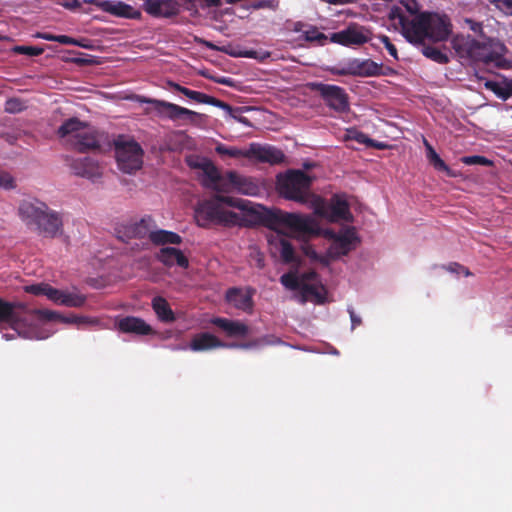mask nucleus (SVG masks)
<instances>
[{"instance_id": "nucleus-49", "label": "nucleus", "mask_w": 512, "mask_h": 512, "mask_svg": "<svg viewBox=\"0 0 512 512\" xmlns=\"http://www.w3.org/2000/svg\"><path fill=\"white\" fill-rule=\"evenodd\" d=\"M0 188L5 190L15 188L14 178L9 173L0 171Z\"/></svg>"}, {"instance_id": "nucleus-21", "label": "nucleus", "mask_w": 512, "mask_h": 512, "mask_svg": "<svg viewBox=\"0 0 512 512\" xmlns=\"http://www.w3.org/2000/svg\"><path fill=\"white\" fill-rule=\"evenodd\" d=\"M253 292L254 290L251 288L244 291L242 288L231 287L225 293V300L238 310L251 312L254 305Z\"/></svg>"}, {"instance_id": "nucleus-46", "label": "nucleus", "mask_w": 512, "mask_h": 512, "mask_svg": "<svg viewBox=\"0 0 512 512\" xmlns=\"http://www.w3.org/2000/svg\"><path fill=\"white\" fill-rule=\"evenodd\" d=\"M15 52L28 56H39L44 52V49L37 46H16Z\"/></svg>"}, {"instance_id": "nucleus-11", "label": "nucleus", "mask_w": 512, "mask_h": 512, "mask_svg": "<svg viewBox=\"0 0 512 512\" xmlns=\"http://www.w3.org/2000/svg\"><path fill=\"white\" fill-rule=\"evenodd\" d=\"M275 224L285 226L294 232L310 234L314 232L315 222L310 216L277 210L269 215Z\"/></svg>"}, {"instance_id": "nucleus-9", "label": "nucleus", "mask_w": 512, "mask_h": 512, "mask_svg": "<svg viewBox=\"0 0 512 512\" xmlns=\"http://www.w3.org/2000/svg\"><path fill=\"white\" fill-rule=\"evenodd\" d=\"M392 19H398L404 37L411 43L420 44L428 38L429 22L427 12L417 15L410 20L402 12H392Z\"/></svg>"}, {"instance_id": "nucleus-13", "label": "nucleus", "mask_w": 512, "mask_h": 512, "mask_svg": "<svg viewBox=\"0 0 512 512\" xmlns=\"http://www.w3.org/2000/svg\"><path fill=\"white\" fill-rule=\"evenodd\" d=\"M371 40V32L358 24H350L346 29L331 35V41L343 46L363 45Z\"/></svg>"}, {"instance_id": "nucleus-3", "label": "nucleus", "mask_w": 512, "mask_h": 512, "mask_svg": "<svg viewBox=\"0 0 512 512\" xmlns=\"http://www.w3.org/2000/svg\"><path fill=\"white\" fill-rule=\"evenodd\" d=\"M451 43L460 58L484 64L494 63L496 66H501L502 58L506 52L503 43L491 38L478 41L470 36L456 35Z\"/></svg>"}, {"instance_id": "nucleus-27", "label": "nucleus", "mask_w": 512, "mask_h": 512, "mask_svg": "<svg viewBox=\"0 0 512 512\" xmlns=\"http://www.w3.org/2000/svg\"><path fill=\"white\" fill-rule=\"evenodd\" d=\"M87 123L80 121L76 117L65 120L57 130V135L60 138L67 139V143L70 145L72 140L76 138L77 134H80L86 127Z\"/></svg>"}, {"instance_id": "nucleus-4", "label": "nucleus", "mask_w": 512, "mask_h": 512, "mask_svg": "<svg viewBox=\"0 0 512 512\" xmlns=\"http://www.w3.org/2000/svg\"><path fill=\"white\" fill-rule=\"evenodd\" d=\"M223 204L229 207L245 209L241 205V200L230 196L215 195L212 199L198 204L195 210L198 225L201 227H207L210 223L225 226L242 225L243 217L236 212L225 209Z\"/></svg>"}, {"instance_id": "nucleus-35", "label": "nucleus", "mask_w": 512, "mask_h": 512, "mask_svg": "<svg viewBox=\"0 0 512 512\" xmlns=\"http://www.w3.org/2000/svg\"><path fill=\"white\" fill-rule=\"evenodd\" d=\"M304 297L310 296L315 299L318 304H323L326 299V289L322 284L316 283H303L301 288Z\"/></svg>"}, {"instance_id": "nucleus-14", "label": "nucleus", "mask_w": 512, "mask_h": 512, "mask_svg": "<svg viewBox=\"0 0 512 512\" xmlns=\"http://www.w3.org/2000/svg\"><path fill=\"white\" fill-rule=\"evenodd\" d=\"M225 180L229 191L234 190L248 196H257L261 192V187L255 178L239 174L236 171H227Z\"/></svg>"}, {"instance_id": "nucleus-36", "label": "nucleus", "mask_w": 512, "mask_h": 512, "mask_svg": "<svg viewBox=\"0 0 512 512\" xmlns=\"http://www.w3.org/2000/svg\"><path fill=\"white\" fill-rule=\"evenodd\" d=\"M424 144L427 149V158L433 167L438 171L445 172L447 176H455L452 170L446 165V163L441 159V157L437 154V152L433 149L427 140H424Z\"/></svg>"}, {"instance_id": "nucleus-37", "label": "nucleus", "mask_w": 512, "mask_h": 512, "mask_svg": "<svg viewBox=\"0 0 512 512\" xmlns=\"http://www.w3.org/2000/svg\"><path fill=\"white\" fill-rule=\"evenodd\" d=\"M24 291L35 296L44 295L51 301H53L54 296L58 294V289L47 283L26 285L24 286Z\"/></svg>"}, {"instance_id": "nucleus-40", "label": "nucleus", "mask_w": 512, "mask_h": 512, "mask_svg": "<svg viewBox=\"0 0 512 512\" xmlns=\"http://www.w3.org/2000/svg\"><path fill=\"white\" fill-rule=\"evenodd\" d=\"M363 60L360 59H354L347 63L345 68H342L339 71L340 75H353V76H360L364 77L363 73Z\"/></svg>"}, {"instance_id": "nucleus-53", "label": "nucleus", "mask_w": 512, "mask_h": 512, "mask_svg": "<svg viewBox=\"0 0 512 512\" xmlns=\"http://www.w3.org/2000/svg\"><path fill=\"white\" fill-rule=\"evenodd\" d=\"M381 42L384 44L385 48L389 52V54L394 58L398 59L396 46L390 41L388 36H382Z\"/></svg>"}, {"instance_id": "nucleus-44", "label": "nucleus", "mask_w": 512, "mask_h": 512, "mask_svg": "<svg viewBox=\"0 0 512 512\" xmlns=\"http://www.w3.org/2000/svg\"><path fill=\"white\" fill-rule=\"evenodd\" d=\"M461 161L466 165L491 166L493 164L488 158L479 155L464 156Z\"/></svg>"}, {"instance_id": "nucleus-12", "label": "nucleus", "mask_w": 512, "mask_h": 512, "mask_svg": "<svg viewBox=\"0 0 512 512\" xmlns=\"http://www.w3.org/2000/svg\"><path fill=\"white\" fill-rule=\"evenodd\" d=\"M333 242L329 248V255L332 258H339L349 254L355 249L358 237L354 227H347L338 233L331 235Z\"/></svg>"}, {"instance_id": "nucleus-10", "label": "nucleus", "mask_w": 512, "mask_h": 512, "mask_svg": "<svg viewBox=\"0 0 512 512\" xmlns=\"http://www.w3.org/2000/svg\"><path fill=\"white\" fill-rule=\"evenodd\" d=\"M138 101L151 104L160 117H165L172 121L186 120L190 123H195L197 118L200 117V114L195 111L164 100L139 97Z\"/></svg>"}, {"instance_id": "nucleus-16", "label": "nucleus", "mask_w": 512, "mask_h": 512, "mask_svg": "<svg viewBox=\"0 0 512 512\" xmlns=\"http://www.w3.org/2000/svg\"><path fill=\"white\" fill-rule=\"evenodd\" d=\"M68 165L76 176L96 181L102 177V167L92 157L66 158Z\"/></svg>"}, {"instance_id": "nucleus-41", "label": "nucleus", "mask_w": 512, "mask_h": 512, "mask_svg": "<svg viewBox=\"0 0 512 512\" xmlns=\"http://www.w3.org/2000/svg\"><path fill=\"white\" fill-rule=\"evenodd\" d=\"M348 139L354 140L360 144H365L368 147H380V145L377 144L373 139L369 138L365 133L358 130H349Z\"/></svg>"}, {"instance_id": "nucleus-28", "label": "nucleus", "mask_w": 512, "mask_h": 512, "mask_svg": "<svg viewBox=\"0 0 512 512\" xmlns=\"http://www.w3.org/2000/svg\"><path fill=\"white\" fill-rule=\"evenodd\" d=\"M270 245L279 251L281 259L285 264L298 262L294 247L284 236L278 235L271 239Z\"/></svg>"}, {"instance_id": "nucleus-33", "label": "nucleus", "mask_w": 512, "mask_h": 512, "mask_svg": "<svg viewBox=\"0 0 512 512\" xmlns=\"http://www.w3.org/2000/svg\"><path fill=\"white\" fill-rule=\"evenodd\" d=\"M203 43L207 48H209L211 50L222 51V52H225L234 57L252 58V59H257V60H260L261 62H263L266 59L270 58V56H271V53L268 51L244 50V51L234 52V51H228V49H226V48H219L218 46H216L215 44H213L212 42H209V41H203Z\"/></svg>"}, {"instance_id": "nucleus-20", "label": "nucleus", "mask_w": 512, "mask_h": 512, "mask_svg": "<svg viewBox=\"0 0 512 512\" xmlns=\"http://www.w3.org/2000/svg\"><path fill=\"white\" fill-rule=\"evenodd\" d=\"M115 326L119 332L125 334L146 336L154 333L153 328L148 323L135 316L122 317L116 321Z\"/></svg>"}, {"instance_id": "nucleus-31", "label": "nucleus", "mask_w": 512, "mask_h": 512, "mask_svg": "<svg viewBox=\"0 0 512 512\" xmlns=\"http://www.w3.org/2000/svg\"><path fill=\"white\" fill-rule=\"evenodd\" d=\"M53 302L66 307L79 308L86 303V296L78 292H67L58 289V294L54 296Z\"/></svg>"}, {"instance_id": "nucleus-2", "label": "nucleus", "mask_w": 512, "mask_h": 512, "mask_svg": "<svg viewBox=\"0 0 512 512\" xmlns=\"http://www.w3.org/2000/svg\"><path fill=\"white\" fill-rule=\"evenodd\" d=\"M20 219L28 229L44 238H56L63 233V217L39 200H23L18 207Z\"/></svg>"}, {"instance_id": "nucleus-48", "label": "nucleus", "mask_w": 512, "mask_h": 512, "mask_svg": "<svg viewBox=\"0 0 512 512\" xmlns=\"http://www.w3.org/2000/svg\"><path fill=\"white\" fill-rule=\"evenodd\" d=\"M507 15H512V0H488Z\"/></svg>"}, {"instance_id": "nucleus-60", "label": "nucleus", "mask_w": 512, "mask_h": 512, "mask_svg": "<svg viewBox=\"0 0 512 512\" xmlns=\"http://www.w3.org/2000/svg\"><path fill=\"white\" fill-rule=\"evenodd\" d=\"M348 312H349L350 319H351V328L353 330L357 326L361 325L362 320L358 315H356V313L354 312V310L352 308H349Z\"/></svg>"}, {"instance_id": "nucleus-7", "label": "nucleus", "mask_w": 512, "mask_h": 512, "mask_svg": "<svg viewBox=\"0 0 512 512\" xmlns=\"http://www.w3.org/2000/svg\"><path fill=\"white\" fill-rule=\"evenodd\" d=\"M309 88L318 93L324 103L337 113H346L350 109L349 96L345 89L322 82L309 83Z\"/></svg>"}, {"instance_id": "nucleus-39", "label": "nucleus", "mask_w": 512, "mask_h": 512, "mask_svg": "<svg viewBox=\"0 0 512 512\" xmlns=\"http://www.w3.org/2000/svg\"><path fill=\"white\" fill-rule=\"evenodd\" d=\"M280 283L287 289L296 291L301 290L303 283L294 272H288L280 277Z\"/></svg>"}, {"instance_id": "nucleus-42", "label": "nucleus", "mask_w": 512, "mask_h": 512, "mask_svg": "<svg viewBox=\"0 0 512 512\" xmlns=\"http://www.w3.org/2000/svg\"><path fill=\"white\" fill-rule=\"evenodd\" d=\"M362 68H363L364 77L385 75V73L382 72V64H378V63L372 61L371 59L363 60Z\"/></svg>"}, {"instance_id": "nucleus-55", "label": "nucleus", "mask_w": 512, "mask_h": 512, "mask_svg": "<svg viewBox=\"0 0 512 512\" xmlns=\"http://www.w3.org/2000/svg\"><path fill=\"white\" fill-rule=\"evenodd\" d=\"M318 274L314 270L306 271L301 274L299 279L301 280V283H307V282H316L318 280Z\"/></svg>"}, {"instance_id": "nucleus-1", "label": "nucleus", "mask_w": 512, "mask_h": 512, "mask_svg": "<svg viewBox=\"0 0 512 512\" xmlns=\"http://www.w3.org/2000/svg\"><path fill=\"white\" fill-rule=\"evenodd\" d=\"M34 321L65 323H88V317L65 318L57 312L48 309H30L21 301H8L0 297V326L6 325L13 329L18 336L25 339H45L48 334L41 331Z\"/></svg>"}, {"instance_id": "nucleus-15", "label": "nucleus", "mask_w": 512, "mask_h": 512, "mask_svg": "<svg viewBox=\"0 0 512 512\" xmlns=\"http://www.w3.org/2000/svg\"><path fill=\"white\" fill-rule=\"evenodd\" d=\"M243 155L249 159H255L258 162L271 165L280 164L285 159V154L281 149L258 143H251Z\"/></svg>"}, {"instance_id": "nucleus-38", "label": "nucleus", "mask_w": 512, "mask_h": 512, "mask_svg": "<svg viewBox=\"0 0 512 512\" xmlns=\"http://www.w3.org/2000/svg\"><path fill=\"white\" fill-rule=\"evenodd\" d=\"M422 53L425 57L439 63L446 64L449 62V57L446 53L442 52L439 48L434 46H424L422 49Z\"/></svg>"}, {"instance_id": "nucleus-17", "label": "nucleus", "mask_w": 512, "mask_h": 512, "mask_svg": "<svg viewBox=\"0 0 512 512\" xmlns=\"http://www.w3.org/2000/svg\"><path fill=\"white\" fill-rule=\"evenodd\" d=\"M103 137V134L86 125L82 132L77 134L76 138L72 140L70 146L80 153L97 151L101 149Z\"/></svg>"}, {"instance_id": "nucleus-62", "label": "nucleus", "mask_w": 512, "mask_h": 512, "mask_svg": "<svg viewBox=\"0 0 512 512\" xmlns=\"http://www.w3.org/2000/svg\"><path fill=\"white\" fill-rule=\"evenodd\" d=\"M36 37L47 40V41H55V42L57 39V35H53V34L47 33V32H39L36 34Z\"/></svg>"}, {"instance_id": "nucleus-8", "label": "nucleus", "mask_w": 512, "mask_h": 512, "mask_svg": "<svg viewBox=\"0 0 512 512\" xmlns=\"http://www.w3.org/2000/svg\"><path fill=\"white\" fill-rule=\"evenodd\" d=\"M314 212L316 215L330 222H337L339 220L351 222L353 220L349 203L346 199L337 194L331 197L329 203L323 199H317L314 203Z\"/></svg>"}, {"instance_id": "nucleus-22", "label": "nucleus", "mask_w": 512, "mask_h": 512, "mask_svg": "<svg viewBox=\"0 0 512 512\" xmlns=\"http://www.w3.org/2000/svg\"><path fill=\"white\" fill-rule=\"evenodd\" d=\"M143 8L153 17L169 18L179 12V5L174 0H144Z\"/></svg>"}, {"instance_id": "nucleus-18", "label": "nucleus", "mask_w": 512, "mask_h": 512, "mask_svg": "<svg viewBox=\"0 0 512 512\" xmlns=\"http://www.w3.org/2000/svg\"><path fill=\"white\" fill-rule=\"evenodd\" d=\"M429 22L428 38L438 42L446 40L452 32V25L447 15L427 13Z\"/></svg>"}, {"instance_id": "nucleus-30", "label": "nucleus", "mask_w": 512, "mask_h": 512, "mask_svg": "<svg viewBox=\"0 0 512 512\" xmlns=\"http://www.w3.org/2000/svg\"><path fill=\"white\" fill-rule=\"evenodd\" d=\"M151 306L161 322L172 323L176 320L173 310L164 297L155 296L152 299Z\"/></svg>"}, {"instance_id": "nucleus-19", "label": "nucleus", "mask_w": 512, "mask_h": 512, "mask_svg": "<svg viewBox=\"0 0 512 512\" xmlns=\"http://www.w3.org/2000/svg\"><path fill=\"white\" fill-rule=\"evenodd\" d=\"M254 343L246 344H226L220 341L216 336L204 332L196 334L190 342V349L195 352L211 350L219 347H241L250 348L254 346Z\"/></svg>"}, {"instance_id": "nucleus-57", "label": "nucleus", "mask_w": 512, "mask_h": 512, "mask_svg": "<svg viewBox=\"0 0 512 512\" xmlns=\"http://www.w3.org/2000/svg\"><path fill=\"white\" fill-rule=\"evenodd\" d=\"M465 23L475 34H482L483 26L481 22H477L472 19H465Z\"/></svg>"}, {"instance_id": "nucleus-50", "label": "nucleus", "mask_w": 512, "mask_h": 512, "mask_svg": "<svg viewBox=\"0 0 512 512\" xmlns=\"http://www.w3.org/2000/svg\"><path fill=\"white\" fill-rule=\"evenodd\" d=\"M56 42L63 44V45H75V46H79V47H86L79 40L72 38L70 36H67V35H57Z\"/></svg>"}, {"instance_id": "nucleus-64", "label": "nucleus", "mask_w": 512, "mask_h": 512, "mask_svg": "<svg viewBox=\"0 0 512 512\" xmlns=\"http://www.w3.org/2000/svg\"><path fill=\"white\" fill-rule=\"evenodd\" d=\"M305 253L311 257H316V252L312 250L311 248H307Z\"/></svg>"}, {"instance_id": "nucleus-47", "label": "nucleus", "mask_w": 512, "mask_h": 512, "mask_svg": "<svg viewBox=\"0 0 512 512\" xmlns=\"http://www.w3.org/2000/svg\"><path fill=\"white\" fill-rule=\"evenodd\" d=\"M216 152L220 155H227L233 158L244 156V152H242L241 150H238L236 148H228L222 144L216 147Z\"/></svg>"}, {"instance_id": "nucleus-51", "label": "nucleus", "mask_w": 512, "mask_h": 512, "mask_svg": "<svg viewBox=\"0 0 512 512\" xmlns=\"http://www.w3.org/2000/svg\"><path fill=\"white\" fill-rule=\"evenodd\" d=\"M278 2L276 0H260L256 2L253 7L255 9H264L268 8L271 10H276L278 8Z\"/></svg>"}, {"instance_id": "nucleus-59", "label": "nucleus", "mask_w": 512, "mask_h": 512, "mask_svg": "<svg viewBox=\"0 0 512 512\" xmlns=\"http://www.w3.org/2000/svg\"><path fill=\"white\" fill-rule=\"evenodd\" d=\"M59 4L69 10H76L81 7L78 0H60Z\"/></svg>"}, {"instance_id": "nucleus-63", "label": "nucleus", "mask_w": 512, "mask_h": 512, "mask_svg": "<svg viewBox=\"0 0 512 512\" xmlns=\"http://www.w3.org/2000/svg\"><path fill=\"white\" fill-rule=\"evenodd\" d=\"M104 0H84L85 3L93 4L99 8V3L103 2Z\"/></svg>"}, {"instance_id": "nucleus-25", "label": "nucleus", "mask_w": 512, "mask_h": 512, "mask_svg": "<svg viewBox=\"0 0 512 512\" xmlns=\"http://www.w3.org/2000/svg\"><path fill=\"white\" fill-rule=\"evenodd\" d=\"M156 258L166 267H173L174 265H177L180 268L186 269L189 266L188 258L181 250L174 247L161 248L157 253Z\"/></svg>"}, {"instance_id": "nucleus-58", "label": "nucleus", "mask_w": 512, "mask_h": 512, "mask_svg": "<svg viewBox=\"0 0 512 512\" xmlns=\"http://www.w3.org/2000/svg\"><path fill=\"white\" fill-rule=\"evenodd\" d=\"M401 3L410 14L414 15L418 12V5L415 0H401Z\"/></svg>"}, {"instance_id": "nucleus-43", "label": "nucleus", "mask_w": 512, "mask_h": 512, "mask_svg": "<svg viewBox=\"0 0 512 512\" xmlns=\"http://www.w3.org/2000/svg\"><path fill=\"white\" fill-rule=\"evenodd\" d=\"M305 40L319 45H324L327 42V36L320 32L317 28H312L304 33Z\"/></svg>"}, {"instance_id": "nucleus-24", "label": "nucleus", "mask_w": 512, "mask_h": 512, "mask_svg": "<svg viewBox=\"0 0 512 512\" xmlns=\"http://www.w3.org/2000/svg\"><path fill=\"white\" fill-rule=\"evenodd\" d=\"M99 8L102 11L119 18L139 19L141 17L140 11L122 1L105 0L99 3Z\"/></svg>"}, {"instance_id": "nucleus-56", "label": "nucleus", "mask_w": 512, "mask_h": 512, "mask_svg": "<svg viewBox=\"0 0 512 512\" xmlns=\"http://www.w3.org/2000/svg\"><path fill=\"white\" fill-rule=\"evenodd\" d=\"M209 162L207 158H197V159H189L187 161L189 167L193 169H199L202 171V167Z\"/></svg>"}, {"instance_id": "nucleus-34", "label": "nucleus", "mask_w": 512, "mask_h": 512, "mask_svg": "<svg viewBox=\"0 0 512 512\" xmlns=\"http://www.w3.org/2000/svg\"><path fill=\"white\" fill-rule=\"evenodd\" d=\"M150 241L155 245H179L182 243V237L175 232L159 229L150 233Z\"/></svg>"}, {"instance_id": "nucleus-54", "label": "nucleus", "mask_w": 512, "mask_h": 512, "mask_svg": "<svg viewBox=\"0 0 512 512\" xmlns=\"http://www.w3.org/2000/svg\"><path fill=\"white\" fill-rule=\"evenodd\" d=\"M486 86L491 88L497 95L501 96L503 99H507L510 96L509 89H500L498 84L495 82H487Z\"/></svg>"}, {"instance_id": "nucleus-61", "label": "nucleus", "mask_w": 512, "mask_h": 512, "mask_svg": "<svg viewBox=\"0 0 512 512\" xmlns=\"http://www.w3.org/2000/svg\"><path fill=\"white\" fill-rule=\"evenodd\" d=\"M167 86L169 89L173 90V91H176V92H179L183 95H185V92H187L188 88L187 87H184L176 82H173V81H168L167 82Z\"/></svg>"}, {"instance_id": "nucleus-52", "label": "nucleus", "mask_w": 512, "mask_h": 512, "mask_svg": "<svg viewBox=\"0 0 512 512\" xmlns=\"http://www.w3.org/2000/svg\"><path fill=\"white\" fill-rule=\"evenodd\" d=\"M5 110L10 113L22 110V103L18 99H9L5 103Z\"/></svg>"}, {"instance_id": "nucleus-6", "label": "nucleus", "mask_w": 512, "mask_h": 512, "mask_svg": "<svg viewBox=\"0 0 512 512\" xmlns=\"http://www.w3.org/2000/svg\"><path fill=\"white\" fill-rule=\"evenodd\" d=\"M115 158L118 168L127 174L141 169L144 151L140 144L125 135H118L113 140Z\"/></svg>"}, {"instance_id": "nucleus-23", "label": "nucleus", "mask_w": 512, "mask_h": 512, "mask_svg": "<svg viewBox=\"0 0 512 512\" xmlns=\"http://www.w3.org/2000/svg\"><path fill=\"white\" fill-rule=\"evenodd\" d=\"M203 179L202 184L205 187L212 188L218 192H229V187L225 180V175H221L215 164L209 160L207 164L202 167Z\"/></svg>"}, {"instance_id": "nucleus-29", "label": "nucleus", "mask_w": 512, "mask_h": 512, "mask_svg": "<svg viewBox=\"0 0 512 512\" xmlns=\"http://www.w3.org/2000/svg\"><path fill=\"white\" fill-rule=\"evenodd\" d=\"M155 227V221L151 216H145L138 222H135L128 226L127 234L131 238H145L148 236L150 239V233L154 232L152 228Z\"/></svg>"}, {"instance_id": "nucleus-45", "label": "nucleus", "mask_w": 512, "mask_h": 512, "mask_svg": "<svg viewBox=\"0 0 512 512\" xmlns=\"http://www.w3.org/2000/svg\"><path fill=\"white\" fill-rule=\"evenodd\" d=\"M442 268L451 273L463 274L466 277L472 275V273L470 272V270L467 267H465L457 262H451L448 265H443Z\"/></svg>"}, {"instance_id": "nucleus-5", "label": "nucleus", "mask_w": 512, "mask_h": 512, "mask_svg": "<svg viewBox=\"0 0 512 512\" xmlns=\"http://www.w3.org/2000/svg\"><path fill=\"white\" fill-rule=\"evenodd\" d=\"M313 178L298 169H289L276 177V187L279 194L287 200L307 203L311 196Z\"/></svg>"}, {"instance_id": "nucleus-32", "label": "nucleus", "mask_w": 512, "mask_h": 512, "mask_svg": "<svg viewBox=\"0 0 512 512\" xmlns=\"http://www.w3.org/2000/svg\"><path fill=\"white\" fill-rule=\"evenodd\" d=\"M184 96H186L187 98H189L197 103L209 104V105L221 108V109L227 111L228 113L232 112V107L228 103H226L222 100H219L215 97H212L210 95H207L203 92L191 90L188 88V90H187V92H185Z\"/></svg>"}, {"instance_id": "nucleus-26", "label": "nucleus", "mask_w": 512, "mask_h": 512, "mask_svg": "<svg viewBox=\"0 0 512 512\" xmlns=\"http://www.w3.org/2000/svg\"><path fill=\"white\" fill-rule=\"evenodd\" d=\"M210 323L223 330L228 337H244L249 333V327L240 321L214 317Z\"/></svg>"}]
</instances>
